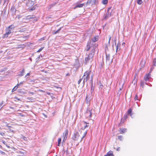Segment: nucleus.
Masks as SVG:
<instances>
[{"instance_id":"1","label":"nucleus","mask_w":156,"mask_h":156,"mask_svg":"<svg viewBox=\"0 0 156 156\" xmlns=\"http://www.w3.org/2000/svg\"><path fill=\"white\" fill-rule=\"evenodd\" d=\"M95 49V47L94 46L91 49V52L89 54L87 57L85 58L84 63L85 64H87L90 62H91L93 60V58L94 54Z\"/></svg>"},{"instance_id":"2","label":"nucleus","mask_w":156,"mask_h":156,"mask_svg":"<svg viewBox=\"0 0 156 156\" xmlns=\"http://www.w3.org/2000/svg\"><path fill=\"white\" fill-rule=\"evenodd\" d=\"M92 40V41H90V42H88V43L87 47V48L86 50L87 51H89L90 49H92V48L94 46V47H95V49L96 48V47L97 45H94L92 43H94L98 40V37L95 36L94 38H93Z\"/></svg>"},{"instance_id":"3","label":"nucleus","mask_w":156,"mask_h":156,"mask_svg":"<svg viewBox=\"0 0 156 156\" xmlns=\"http://www.w3.org/2000/svg\"><path fill=\"white\" fill-rule=\"evenodd\" d=\"M81 125L82 126L81 128V129H82L83 130H84L85 129L86 130L84 133L82 137L81 141L83 140V138L86 135L87 132V129L90 127L89 123L87 122L84 121H83L81 123Z\"/></svg>"},{"instance_id":"4","label":"nucleus","mask_w":156,"mask_h":156,"mask_svg":"<svg viewBox=\"0 0 156 156\" xmlns=\"http://www.w3.org/2000/svg\"><path fill=\"white\" fill-rule=\"evenodd\" d=\"M91 73V71H87L84 73V74L82 77L83 79V82L84 83L87 82V80L89 79Z\"/></svg>"},{"instance_id":"5","label":"nucleus","mask_w":156,"mask_h":156,"mask_svg":"<svg viewBox=\"0 0 156 156\" xmlns=\"http://www.w3.org/2000/svg\"><path fill=\"white\" fill-rule=\"evenodd\" d=\"M116 39L115 38L113 44L112 45L113 49H114V47L116 48V52H117L118 51H119L120 50V44H116Z\"/></svg>"},{"instance_id":"6","label":"nucleus","mask_w":156,"mask_h":156,"mask_svg":"<svg viewBox=\"0 0 156 156\" xmlns=\"http://www.w3.org/2000/svg\"><path fill=\"white\" fill-rule=\"evenodd\" d=\"M106 62L107 63L108 65L111 64L112 61V59H111L110 58V55L109 54L106 53Z\"/></svg>"},{"instance_id":"7","label":"nucleus","mask_w":156,"mask_h":156,"mask_svg":"<svg viewBox=\"0 0 156 156\" xmlns=\"http://www.w3.org/2000/svg\"><path fill=\"white\" fill-rule=\"evenodd\" d=\"M80 136L79 133L77 132H75L73 134L72 139L74 140H77L79 139Z\"/></svg>"},{"instance_id":"8","label":"nucleus","mask_w":156,"mask_h":156,"mask_svg":"<svg viewBox=\"0 0 156 156\" xmlns=\"http://www.w3.org/2000/svg\"><path fill=\"white\" fill-rule=\"evenodd\" d=\"M28 2L26 4V6L30 8L33 6L34 4V1L31 0H28Z\"/></svg>"},{"instance_id":"9","label":"nucleus","mask_w":156,"mask_h":156,"mask_svg":"<svg viewBox=\"0 0 156 156\" xmlns=\"http://www.w3.org/2000/svg\"><path fill=\"white\" fill-rule=\"evenodd\" d=\"M92 110L90 108H88L86 111V115L90 118L92 116Z\"/></svg>"},{"instance_id":"10","label":"nucleus","mask_w":156,"mask_h":156,"mask_svg":"<svg viewBox=\"0 0 156 156\" xmlns=\"http://www.w3.org/2000/svg\"><path fill=\"white\" fill-rule=\"evenodd\" d=\"M11 33V30L9 29H7V32L6 33L3 35V36L2 37L3 38H7L8 35H9Z\"/></svg>"},{"instance_id":"11","label":"nucleus","mask_w":156,"mask_h":156,"mask_svg":"<svg viewBox=\"0 0 156 156\" xmlns=\"http://www.w3.org/2000/svg\"><path fill=\"white\" fill-rule=\"evenodd\" d=\"M127 129L125 128H120L119 130V132L121 134H123L126 131Z\"/></svg>"},{"instance_id":"12","label":"nucleus","mask_w":156,"mask_h":156,"mask_svg":"<svg viewBox=\"0 0 156 156\" xmlns=\"http://www.w3.org/2000/svg\"><path fill=\"white\" fill-rule=\"evenodd\" d=\"M146 63V62L144 60H142L140 63V66L141 67L143 68Z\"/></svg>"},{"instance_id":"13","label":"nucleus","mask_w":156,"mask_h":156,"mask_svg":"<svg viewBox=\"0 0 156 156\" xmlns=\"http://www.w3.org/2000/svg\"><path fill=\"white\" fill-rule=\"evenodd\" d=\"M104 156H114L113 152L110 151L108 152L107 154Z\"/></svg>"},{"instance_id":"14","label":"nucleus","mask_w":156,"mask_h":156,"mask_svg":"<svg viewBox=\"0 0 156 156\" xmlns=\"http://www.w3.org/2000/svg\"><path fill=\"white\" fill-rule=\"evenodd\" d=\"M19 94H23L26 93L25 91H23L22 89H19L17 90Z\"/></svg>"},{"instance_id":"15","label":"nucleus","mask_w":156,"mask_h":156,"mask_svg":"<svg viewBox=\"0 0 156 156\" xmlns=\"http://www.w3.org/2000/svg\"><path fill=\"white\" fill-rule=\"evenodd\" d=\"M68 130L67 129L66 130V132H65V135L64 137V138L63 141H65L66 139L67 136H68Z\"/></svg>"},{"instance_id":"16","label":"nucleus","mask_w":156,"mask_h":156,"mask_svg":"<svg viewBox=\"0 0 156 156\" xmlns=\"http://www.w3.org/2000/svg\"><path fill=\"white\" fill-rule=\"evenodd\" d=\"M85 4L84 3L81 4H78L76 5V7L74 8V9H76V8H80L82 7L83 6H84Z\"/></svg>"},{"instance_id":"17","label":"nucleus","mask_w":156,"mask_h":156,"mask_svg":"<svg viewBox=\"0 0 156 156\" xmlns=\"http://www.w3.org/2000/svg\"><path fill=\"white\" fill-rule=\"evenodd\" d=\"M150 75L149 74H148L144 77V79L146 81H147L150 78Z\"/></svg>"},{"instance_id":"18","label":"nucleus","mask_w":156,"mask_h":156,"mask_svg":"<svg viewBox=\"0 0 156 156\" xmlns=\"http://www.w3.org/2000/svg\"><path fill=\"white\" fill-rule=\"evenodd\" d=\"M111 15V13L110 14L109 12H107L105 15L104 18L105 19H107L109 17H110Z\"/></svg>"},{"instance_id":"19","label":"nucleus","mask_w":156,"mask_h":156,"mask_svg":"<svg viewBox=\"0 0 156 156\" xmlns=\"http://www.w3.org/2000/svg\"><path fill=\"white\" fill-rule=\"evenodd\" d=\"M132 110L131 108H130L127 111V114L132 116Z\"/></svg>"},{"instance_id":"20","label":"nucleus","mask_w":156,"mask_h":156,"mask_svg":"<svg viewBox=\"0 0 156 156\" xmlns=\"http://www.w3.org/2000/svg\"><path fill=\"white\" fill-rule=\"evenodd\" d=\"M62 27H61L58 30L53 32V34H56L57 33H58L59 32V31L61 29V28Z\"/></svg>"},{"instance_id":"21","label":"nucleus","mask_w":156,"mask_h":156,"mask_svg":"<svg viewBox=\"0 0 156 156\" xmlns=\"http://www.w3.org/2000/svg\"><path fill=\"white\" fill-rule=\"evenodd\" d=\"M34 17L33 16H28L26 17L27 19H31L34 18Z\"/></svg>"},{"instance_id":"22","label":"nucleus","mask_w":156,"mask_h":156,"mask_svg":"<svg viewBox=\"0 0 156 156\" xmlns=\"http://www.w3.org/2000/svg\"><path fill=\"white\" fill-rule=\"evenodd\" d=\"M15 27L14 25H11L10 26H9L8 28L10 30L12 29H13Z\"/></svg>"},{"instance_id":"23","label":"nucleus","mask_w":156,"mask_h":156,"mask_svg":"<svg viewBox=\"0 0 156 156\" xmlns=\"http://www.w3.org/2000/svg\"><path fill=\"white\" fill-rule=\"evenodd\" d=\"M108 2V0H103L102 1V3L104 5L106 4Z\"/></svg>"},{"instance_id":"24","label":"nucleus","mask_w":156,"mask_h":156,"mask_svg":"<svg viewBox=\"0 0 156 156\" xmlns=\"http://www.w3.org/2000/svg\"><path fill=\"white\" fill-rule=\"evenodd\" d=\"M92 0H88L87 1V2L86 3V6H87V5H88L90 4H92Z\"/></svg>"},{"instance_id":"25","label":"nucleus","mask_w":156,"mask_h":156,"mask_svg":"<svg viewBox=\"0 0 156 156\" xmlns=\"http://www.w3.org/2000/svg\"><path fill=\"white\" fill-rule=\"evenodd\" d=\"M18 87L17 85L15 86L14 87V88L12 89V92H13L14 91H15L18 88Z\"/></svg>"},{"instance_id":"26","label":"nucleus","mask_w":156,"mask_h":156,"mask_svg":"<svg viewBox=\"0 0 156 156\" xmlns=\"http://www.w3.org/2000/svg\"><path fill=\"white\" fill-rule=\"evenodd\" d=\"M137 3L139 5H141L143 2L142 0H137Z\"/></svg>"},{"instance_id":"27","label":"nucleus","mask_w":156,"mask_h":156,"mask_svg":"<svg viewBox=\"0 0 156 156\" xmlns=\"http://www.w3.org/2000/svg\"><path fill=\"white\" fill-rule=\"evenodd\" d=\"M137 81V79H135V78L133 80V81L132 82V83H133L134 85H135V84L136 83Z\"/></svg>"},{"instance_id":"28","label":"nucleus","mask_w":156,"mask_h":156,"mask_svg":"<svg viewBox=\"0 0 156 156\" xmlns=\"http://www.w3.org/2000/svg\"><path fill=\"white\" fill-rule=\"evenodd\" d=\"M24 71H25L24 69H23L22 70L21 74H20L19 75L20 76H23V74H24Z\"/></svg>"},{"instance_id":"29","label":"nucleus","mask_w":156,"mask_h":156,"mask_svg":"<svg viewBox=\"0 0 156 156\" xmlns=\"http://www.w3.org/2000/svg\"><path fill=\"white\" fill-rule=\"evenodd\" d=\"M99 85L100 86L99 89H102L103 87V86L101 82L99 83Z\"/></svg>"},{"instance_id":"30","label":"nucleus","mask_w":156,"mask_h":156,"mask_svg":"<svg viewBox=\"0 0 156 156\" xmlns=\"http://www.w3.org/2000/svg\"><path fill=\"white\" fill-rule=\"evenodd\" d=\"M36 7V5H34L32 8H31L30 10L31 11H33L34 10Z\"/></svg>"},{"instance_id":"31","label":"nucleus","mask_w":156,"mask_h":156,"mask_svg":"<svg viewBox=\"0 0 156 156\" xmlns=\"http://www.w3.org/2000/svg\"><path fill=\"white\" fill-rule=\"evenodd\" d=\"M11 10H12L14 13H15L16 12V10L13 7H12L11 8Z\"/></svg>"},{"instance_id":"32","label":"nucleus","mask_w":156,"mask_h":156,"mask_svg":"<svg viewBox=\"0 0 156 156\" xmlns=\"http://www.w3.org/2000/svg\"><path fill=\"white\" fill-rule=\"evenodd\" d=\"M138 95L137 94H136L135 97V98H134L135 100L136 101V100H137L140 101V100L138 99Z\"/></svg>"},{"instance_id":"33","label":"nucleus","mask_w":156,"mask_h":156,"mask_svg":"<svg viewBox=\"0 0 156 156\" xmlns=\"http://www.w3.org/2000/svg\"><path fill=\"white\" fill-rule=\"evenodd\" d=\"M94 87L93 86L92 84V86H91V93H92L94 92Z\"/></svg>"},{"instance_id":"34","label":"nucleus","mask_w":156,"mask_h":156,"mask_svg":"<svg viewBox=\"0 0 156 156\" xmlns=\"http://www.w3.org/2000/svg\"><path fill=\"white\" fill-rule=\"evenodd\" d=\"M153 65L156 66V58L154 59L153 60Z\"/></svg>"},{"instance_id":"35","label":"nucleus","mask_w":156,"mask_h":156,"mask_svg":"<svg viewBox=\"0 0 156 156\" xmlns=\"http://www.w3.org/2000/svg\"><path fill=\"white\" fill-rule=\"evenodd\" d=\"M122 136H119L118 137V139L120 140H122Z\"/></svg>"},{"instance_id":"36","label":"nucleus","mask_w":156,"mask_h":156,"mask_svg":"<svg viewBox=\"0 0 156 156\" xmlns=\"http://www.w3.org/2000/svg\"><path fill=\"white\" fill-rule=\"evenodd\" d=\"M93 75H91L90 81L91 82L92 84V83H93Z\"/></svg>"},{"instance_id":"37","label":"nucleus","mask_w":156,"mask_h":156,"mask_svg":"<svg viewBox=\"0 0 156 156\" xmlns=\"http://www.w3.org/2000/svg\"><path fill=\"white\" fill-rule=\"evenodd\" d=\"M23 83V82H21L20 83H18L17 85V86L18 87L20 85H22Z\"/></svg>"},{"instance_id":"38","label":"nucleus","mask_w":156,"mask_h":156,"mask_svg":"<svg viewBox=\"0 0 156 156\" xmlns=\"http://www.w3.org/2000/svg\"><path fill=\"white\" fill-rule=\"evenodd\" d=\"M96 2V0H92V5L93 4H95Z\"/></svg>"},{"instance_id":"39","label":"nucleus","mask_w":156,"mask_h":156,"mask_svg":"<svg viewBox=\"0 0 156 156\" xmlns=\"http://www.w3.org/2000/svg\"><path fill=\"white\" fill-rule=\"evenodd\" d=\"M61 138H58V143H61Z\"/></svg>"},{"instance_id":"40","label":"nucleus","mask_w":156,"mask_h":156,"mask_svg":"<svg viewBox=\"0 0 156 156\" xmlns=\"http://www.w3.org/2000/svg\"><path fill=\"white\" fill-rule=\"evenodd\" d=\"M43 48H44V47L43 48H40V49H39L38 50V51H37V52H40L43 49Z\"/></svg>"},{"instance_id":"41","label":"nucleus","mask_w":156,"mask_h":156,"mask_svg":"<svg viewBox=\"0 0 156 156\" xmlns=\"http://www.w3.org/2000/svg\"><path fill=\"white\" fill-rule=\"evenodd\" d=\"M127 118V115H124L123 119H126Z\"/></svg>"},{"instance_id":"42","label":"nucleus","mask_w":156,"mask_h":156,"mask_svg":"<svg viewBox=\"0 0 156 156\" xmlns=\"http://www.w3.org/2000/svg\"><path fill=\"white\" fill-rule=\"evenodd\" d=\"M83 78H81V79H80L78 81V84H80V82H81Z\"/></svg>"},{"instance_id":"43","label":"nucleus","mask_w":156,"mask_h":156,"mask_svg":"<svg viewBox=\"0 0 156 156\" xmlns=\"http://www.w3.org/2000/svg\"><path fill=\"white\" fill-rule=\"evenodd\" d=\"M0 152L2 154H3V155H4L5 154V153L4 152H3L1 151H0Z\"/></svg>"},{"instance_id":"44","label":"nucleus","mask_w":156,"mask_h":156,"mask_svg":"<svg viewBox=\"0 0 156 156\" xmlns=\"http://www.w3.org/2000/svg\"><path fill=\"white\" fill-rule=\"evenodd\" d=\"M2 142L4 144H5V145H6V142L5 141H4V140H2Z\"/></svg>"},{"instance_id":"45","label":"nucleus","mask_w":156,"mask_h":156,"mask_svg":"<svg viewBox=\"0 0 156 156\" xmlns=\"http://www.w3.org/2000/svg\"><path fill=\"white\" fill-rule=\"evenodd\" d=\"M0 134L2 136H3L5 135V134L4 133H0Z\"/></svg>"},{"instance_id":"46","label":"nucleus","mask_w":156,"mask_h":156,"mask_svg":"<svg viewBox=\"0 0 156 156\" xmlns=\"http://www.w3.org/2000/svg\"><path fill=\"white\" fill-rule=\"evenodd\" d=\"M22 16L21 15H19L18 16V19H20V18H21L22 17Z\"/></svg>"},{"instance_id":"47","label":"nucleus","mask_w":156,"mask_h":156,"mask_svg":"<svg viewBox=\"0 0 156 156\" xmlns=\"http://www.w3.org/2000/svg\"><path fill=\"white\" fill-rule=\"evenodd\" d=\"M23 140H27V138L26 137H25V136H23Z\"/></svg>"},{"instance_id":"48","label":"nucleus","mask_w":156,"mask_h":156,"mask_svg":"<svg viewBox=\"0 0 156 156\" xmlns=\"http://www.w3.org/2000/svg\"><path fill=\"white\" fill-rule=\"evenodd\" d=\"M9 130L10 131H11L12 132H14V131L13 130L11 129V128H9Z\"/></svg>"},{"instance_id":"49","label":"nucleus","mask_w":156,"mask_h":156,"mask_svg":"<svg viewBox=\"0 0 156 156\" xmlns=\"http://www.w3.org/2000/svg\"><path fill=\"white\" fill-rule=\"evenodd\" d=\"M30 75V73H28L27 74V75L25 76V77H26L27 76H29Z\"/></svg>"},{"instance_id":"50","label":"nucleus","mask_w":156,"mask_h":156,"mask_svg":"<svg viewBox=\"0 0 156 156\" xmlns=\"http://www.w3.org/2000/svg\"><path fill=\"white\" fill-rule=\"evenodd\" d=\"M28 93L29 94H32V95L34 94V92H29Z\"/></svg>"},{"instance_id":"51","label":"nucleus","mask_w":156,"mask_h":156,"mask_svg":"<svg viewBox=\"0 0 156 156\" xmlns=\"http://www.w3.org/2000/svg\"><path fill=\"white\" fill-rule=\"evenodd\" d=\"M141 86H142L143 87V86H144V83L143 82H142L141 83Z\"/></svg>"},{"instance_id":"52","label":"nucleus","mask_w":156,"mask_h":156,"mask_svg":"<svg viewBox=\"0 0 156 156\" xmlns=\"http://www.w3.org/2000/svg\"><path fill=\"white\" fill-rule=\"evenodd\" d=\"M3 104V101H2L0 104V107Z\"/></svg>"},{"instance_id":"53","label":"nucleus","mask_w":156,"mask_h":156,"mask_svg":"<svg viewBox=\"0 0 156 156\" xmlns=\"http://www.w3.org/2000/svg\"><path fill=\"white\" fill-rule=\"evenodd\" d=\"M24 31V30H23V29H21V30H20L19 31L20 32H23Z\"/></svg>"},{"instance_id":"54","label":"nucleus","mask_w":156,"mask_h":156,"mask_svg":"<svg viewBox=\"0 0 156 156\" xmlns=\"http://www.w3.org/2000/svg\"><path fill=\"white\" fill-rule=\"evenodd\" d=\"M111 7H109V8H108V11H107V12H109V10L111 9Z\"/></svg>"},{"instance_id":"55","label":"nucleus","mask_w":156,"mask_h":156,"mask_svg":"<svg viewBox=\"0 0 156 156\" xmlns=\"http://www.w3.org/2000/svg\"><path fill=\"white\" fill-rule=\"evenodd\" d=\"M120 147H118V148H117V149H116V150H117V151H119V150H120Z\"/></svg>"},{"instance_id":"56","label":"nucleus","mask_w":156,"mask_h":156,"mask_svg":"<svg viewBox=\"0 0 156 156\" xmlns=\"http://www.w3.org/2000/svg\"><path fill=\"white\" fill-rule=\"evenodd\" d=\"M15 98L16 99L18 100H20V98H17V97H15Z\"/></svg>"},{"instance_id":"57","label":"nucleus","mask_w":156,"mask_h":156,"mask_svg":"<svg viewBox=\"0 0 156 156\" xmlns=\"http://www.w3.org/2000/svg\"><path fill=\"white\" fill-rule=\"evenodd\" d=\"M58 146H60V143H58Z\"/></svg>"},{"instance_id":"58","label":"nucleus","mask_w":156,"mask_h":156,"mask_svg":"<svg viewBox=\"0 0 156 156\" xmlns=\"http://www.w3.org/2000/svg\"><path fill=\"white\" fill-rule=\"evenodd\" d=\"M40 58V56H39L37 57V58L38 60Z\"/></svg>"},{"instance_id":"59","label":"nucleus","mask_w":156,"mask_h":156,"mask_svg":"<svg viewBox=\"0 0 156 156\" xmlns=\"http://www.w3.org/2000/svg\"><path fill=\"white\" fill-rule=\"evenodd\" d=\"M120 93H121V92H120V90H119L118 94H120Z\"/></svg>"},{"instance_id":"60","label":"nucleus","mask_w":156,"mask_h":156,"mask_svg":"<svg viewBox=\"0 0 156 156\" xmlns=\"http://www.w3.org/2000/svg\"><path fill=\"white\" fill-rule=\"evenodd\" d=\"M6 145V146H7V147L8 148H9V147H10L9 146H8V145H7V144H6V145Z\"/></svg>"},{"instance_id":"61","label":"nucleus","mask_w":156,"mask_h":156,"mask_svg":"<svg viewBox=\"0 0 156 156\" xmlns=\"http://www.w3.org/2000/svg\"><path fill=\"white\" fill-rule=\"evenodd\" d=\"M111 36L109 37V41H110L111 39Z\"/></svg>"},{"instance_id":"62","label":"nucleus","mask_w":156,"mask_h":156,"mask_svg":"<svg viewBox=\"0 0 156 156\" xmlns=\"http://www.w3.org/2000/svg\"><path fill=\"white\" fill-rule=\"evenodd\" d=\"M2 0H0V5L2 3Z\"/></svg>"},{"instance_id":"63","label":"nucleus","mask_w":156,"mask_h":156,"mask_svg":"<svg viewBox=\"0 0 156 156\" xmlns=\"http://www.w3.org/2000/svg\"><path fill=\"white\" fill-rule=\"evenodd\" d=\"M7 126L8 127H9V128L11 127V126Z\"/></svg>"},{"instance_id":"64","label":"nucleus","mask_w":156,"mask_h":156,"mask_svg":"<svg viewBox=\"0 0 156 156\" xmlns=\"http://www.w3.org/2000/svg\"><path fill=\"white\" fill-rule=\"evenodd\" d=\"M125 44V43H124V42H123V43H122V45H123L124 44Z\"/></svg>"}]
</instances>
